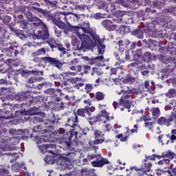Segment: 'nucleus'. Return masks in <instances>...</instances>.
<instances>
[{
  "instance_id": "nucleus-1",
  "label": "nucleus",
  "mask_w": 176,
  "mask_h": 176,
  "mask_svg": "<svg viewBox=\"0 0 176 176\" xmlns=\"http://www.w3.org/2000/svg\"><path fill=\"white\" fill-rule=\"evenodd\" d=\"M79 38L81 42L78 41V38H75L72 41L73 46H76V50L78 52H86L87 49H91L94 42L91 40L89 35L82 34L79 35Z\"/></svg>"
},
{
  "instance_id": "nucleus-2",
  "label": "nucleus",
  "mask_w": 176,
  "mask_h": 176,
  "mask_svg": "<svg viewBox=\"0 0 176 176\" xmlns=\"http://www.w3.org/2000/svg\"><path fill=\"white\" fill-rule=\"evenodd\" d=\"M60 144L65 146V148H68L71 145H72V146H78L79 145V141H78V131L75 129H70L66 133Z\"/></svg>"
},
{
  "instance_id": "nucleus-3",
  "label": "nucleus",
  "mask_w": 176,
  "mask_h": 176,
  "mask_svg": "<svg viewBox=\"0 0 176 176\" xmlns=\"http://www.w3.org/2000/svg\"><path fill=\"white\" fill-rule=\"evenodd\" d=\"M111 113L107 112V110H102L97 116H94L93 117H88L87 120H88L90 126H94L98 122H103V123H107L111 120H113L115 117L113 116H110Z\"/></svg>"
},
{
  "instance_id": "nucleus-4",
  "label": "nucleus",
  "mask_w": 176,
  "mask_h": 176,
  "mask_svg": "<svg viewBox=\"0 0 176 176\" xmlns=\"http://www.w3.org/2000/svg\"><path fill=\"white\" fill-rule=\"evenodd\" d=\"M32 10H36V12H38V13H41V14H43L45 19L49 20V21H53L52 17L56 20V21H63L62 20H63V21H67V15L64 12H60L54 14L41 8L34 6L32 7Z\"/></svg>"
},
{
  "instance_id": "nucleus-5",
  "label": "nucleus",
  "mask_w": 176,
  "mask_h": 176,
  "mask_svg": "<svg viewBox=\"0 0 176 176\" xmlns=\"http://www.w3.org/2000/svg\"><path fill=\"white\" fill-rule=\"evenodd\" d=\"M32 93L30 91H23L18 93L14 96V99L19 102L21 101H25L21 103L22 107H31L34 102V98L31 96Z\"/></svg>"
},
{
  "instance_id": "nucleus-6",
  "label": "nucleus",
  "mask_w": 176,
  "mask_h": 176,
  "mask_svg": "<svg viewBox=\"0 0 176 176\" xmlns=\"http://www.w3.org/2000/svg\"><path fill=\"white\" fill-rule=\"evenodd\" d=\"M66 157H59L56 161V163L59 167H60L61 170H67V168H69V166H72V162L69 159H74L75 157V153L69 152L65 154Z\"/></svg>"
},
{
  "instance_id": "nucleus-7",
  "label": "nucleus",
  "mask_w": 176,
  "mask_h": 176,
  "mask_svg": "<svg viewBox=\"0 0 176 176\" xmlns=\"http://www.w3.org/2000/svg\"><path fill=\"white\" fill-rule=\"evenodd\" d=\"M87 159L88 160H93V159H96L95 161H92L91 162L93 167H98L99 168H101V167H104L105 164H109V160H108V158H104V157L101 156L100 154L88 155Z\"/></svg>"
},
{
  "instance_id": "nucleus-8",
  "label": "nucleus",
  "mask_w": 176,
  "mask_h": 176,
  "mask_svg": "<svg viewBox=\"0 0 176 176\" xmlns=\"http://www.w3.org/2000/svg\"><path fill=\"white\" fill-rule=\"evenodd\" d=\"M157 140L162 145H164V144L168 145L169 142L170 144H174L176 141V129L171 130L170 135L166 134L159 135Z\"/></svg>"
},
{
  "instance_id": "nucleus-9",
  "label": "nucleus",
  "mask_w": 176,
  "mask_h": 176,
  "mask_svg": "<svg viewBox=\"0 0 176 176\" xmlns=\"http://www.w3.org/2000/svg\"><path fill=\"white\" fill-rule=\"evenodd\" d=\"M38 113V108L37 107H32L29 111H17L15 112L14 116L16 118L20 117L21 120H23V122H27L31 119L30 116H32V115H37Z\"/></svg>"
},
{
  "instance_id": "nucleus-10",
  "label": "nucleus",
  "mask_w": 176,
  "mask_h": 176,
  "mask_svg": "<svg viewBox=\"0 0 176 176\" xmlns=\"http://www.w3.org/2000/svg\"><path fill=\"white\" fill-rule=\"evenodd\" d=\"M34 135L28 131V129H19V136H14L11 138V144L13 145H17L20 142V139L28 140V138H32Z\"/></svg>"
},
{
  "instance_id": "nucleus-11",
  "label": "nucleus",
  "mask_w": 176,
  "mask_h": 176,
  "mask_svg": "<svg viewBox=\"0 0 176 176\" xmlns=\"http://www.w3.org/2000/svg\"><path fill=\"white\" fill-rule=\"evenodd\" d=\"M44 60H45V64H48V67H54L57 69H62L63 65L65 64L63 60H58V58H53L52 56H45Z\"/></svg>"
},
{
  "instance_id": "nucleus-12",
  "label": "nucleus",
  "mask_w": 176,
  "mask_h": 176,
  "mask_svg": "<svg viewBox=\"0 0 176 176\" xmlns=\"http://www.w3.org/2000/svg\"><path fill=\"white\" fill-rule=\"evenodd\" d=\"M96 111V107L85 106L84 108H79L75 112L76 115L80 118H87V116H91V113Z\"/></svg>"
},
{
  "instance_id": "nucleus-13",
  "label": "nucleus",
  "mask_w": 176,
  "mask_h": 176,
  "mask_svg": "<svg viewBox=\"0 0 176 176\" xmlns=\"http://www.w3.org/2000/svg\"><path fill=\"white\" fill-rule=\"evenodd\" d=\"M2 106L3 109L0 110V118H3V119H10L13 105L9 102H5L2 104Z\"/></svg>"
},
{
  "instance_id": "nucleus-14",
  "label": "nucleus",
  "mask_w": 176,
  "mask_h": 176,
  "mask_svg": "<svg viewBox=\"0 0 176 176\" xmlns=\"http://www.w3.org/2000/svg\"><path fill=\"white\" fill-rule=\"evenodd\" d=\"M151 168H152V163L151 162H144V164L142 165L140 168H138L137 166H131L129 168L130 171H133V170L136 172L140 173L142 174H144L146 175V173H150Z\"/></svg>"
},
{
  "instance_id": "nucleus-15",
  "label": "nucleus",
  "mask_w": 176,
  "mask_h": 176,
  "mask_svg": "<svg viewBox=\"0 0 176 176\" xmlns=\"http://www.w3.org/2000/svg\"><path fill=\"white\" fill-rule=\"evenodd\" d=\"M52 21H53L54 24L57 25L60 30H63L64 34H68L69 32H71L72 30H74V26L71 25H67L63 21H57V19H55L52 17Z\"/></svg>"
},
{
  "instance_id": "nucleus-16",
  "label": "nucleus",
  "mask_w": 176,
  "mask_h": 176,
  "mask_svg": "<svg viewBox=\"0 0 176 176\" xmlns=\"http://www.w3.org/2000/svg\"><path fill=\"white\" fill-rule=\"evenodd\" d=\"M47 94H50L51 96H52V97H54L57 102H60V101H61V98H63V96H64V94L61 91V89H47Z\"/></svg>"
},
{
  "instance_id": "nucleus-17",
  "label": "nucleus",
  "mask_w": 176,
  "mask_h": 176,
  "mask_svg": "<svg viewBox=\"0 0 176 176\" xmlns=\"http://www.w3.org/2000/svg\"><path fill=\"white\" fill-rule=\"evenodd\" d=\"M74 28H75L76 31H77L78 34L79 32H80V31H82L84 34H93V29L90 28V23L89 22L87 23L84 22L82 26L80 27L75 26L74 27Z\"/></svg>"
},
{
  "instance_id": "nucleus-18",
  "label": "nucleus",
  "mask_w": 176,
  "mask_h": 176,
  "mask_svg": "<svg viewBox=\"0 0 176 176\" xmlns=\"http://www.w3.org/2000/svg\"><path fill=\"white\" fill-rule=\"evenodd\" d=\"M94 136L95 140H93V144H101L104 142V141H105V139L102 138L104 137V134H102V131L101 130H95L94 131Z\"/></svg>"
},
{
  "instance_id": "nucleus-19",
  "label": "nucleus",
  "mask_w": 176,
  "mask_h": 176,
  "mask_svg": "<svg viewBox=\"0 0 176 176\" xmlns=\"http://www.w3.org/2000/svg\"><path fill=\"white\" fill-rule=\"evenodd\" d=\"M36 37L38 39H42L43 41H46L50 38V34H49V30L47 27L40 29L37 31Z\"/></svg>"
},
{
  "instance_id": "nucleus-20",
  "label": "nucleus",
  "mask_w": 176,
  "mask_h": 176,
  "mask_svg": "<svg viewBox=\"0 0 176 176\" xmlns=\"http://www.w3.org/2000/svg\"><path fill=\"white\" fill-rule=\"evenodd\" d=\"M67 123L69 127H72V130H75V128L76 126H78V124L79 123V118H78V116L75 113V111L73 113L72 116L69 118L67 120Z\"/></svg>"
},
{
  "instance_id": "nucleus-21",
  "label": "nucleus",
  "mask_w": 176,
  "mask_h": 176,
  "mask_svg": "<svg viewBox=\"0 0 176 176\" xmlns=\"http://www.w3.org/2000/svg\"><path fill=\"white\" fill-rule=\"evenodd\" d=\"M101 25H102V27H104V28H105V30L110 32L115 31V30L118 28V25L113 24V22H112L109 19L103 20L101 22Z\"/></svg>"
},
{
  "instance_id": "nucleus-22",
  "label": "nucleus",
  "mask_w": 176,
  "mask_h": 176,
  "mask_svg": "<svg viewBox=\"0 0 176 176\" xmlns=\"http://www.w3.org/2000/svg\"><path fill=\"white\" fill-rule=\"evenodd\" d=\"M131 101L122 99L120 100V103L113 102V107H114V109H117V108H120V106L122 105L124 108H126V109H130V108H131Z\"/></svg>"
},
{
  "instance_id": "nucleus-23",
  "label": "nucleus",
  "mask_w": 176,
  "mask_h": 176,
  "mask_svg": "<svg viewBox=\"0 0 176 176\" xmlns=\"http://www.w3.org/2000/svg\"><path fill=\"white\" fill-rule=\"evenodd\" d=\"M52 148V149H56V144H43L38 146V149L41 151V153H46V152H48V153H52L53 155L54 151L50 150L49 148Z\"/></svg>"
},
{
  "instance_id": "nucleus-24",
  "label": "nucleus",
  "mask_w": 176,
  "mask_h": 176,
  "mask_svg": "<svg viewBox=\"0 0 176 176\" xmlns=\"http://www.w3.org/2000/svg\"><path fill=\"white\" fill-rule=\"evenodd\" d=\"M171 122H173L171 116H170L168 118L162 116L157 120V123L159 124V126H166V127L171 126Z\"/></svg>"
},
{
  "instance_id": "nucleus-25",
  "label": "nucleus",
  "mask_w": 176,
  "mask_h": 176,
  "mask_svg": "<svg viewBox=\"0 0 176 176\" xmlns=\"http://www.w3.org/2000/svg\"><path fill=\"white\" fill-rule=\"evenodd\" d=\"M84 60H85V61H87L88 64H89L90 65H94V64H98V63L102 61V60H104V56H96V58H89V56H84Z\"/></svg>"
},
{
  "instance_id": "nucleus-26",
  "label": "nucleus",
  "mask_w": 176,
  "mask_h": 176,
  "mask_svg": "<svg viewBox=\"0 0 176 176\" xmlns=\"http://www.w3.org/2000/svg\"><path fill=\"white\" fill-rule=\"evenodd\" d=\"M126 11H118L115 12L114 14V18L113 19V21L115 23H117L118 24H123V16H125Z\"/></svg>"
},
{
  "instance_id": "nucleus-27",
  "label": "nucleus",
  "mask_w": 176,
  "mask_h": 176,
  "mask_svg": "<svg viewBox=\"0 0 176 176\" xmlns=\"http://www.w3.org/2000/svg\"><path fill=\"white\" fill-rule=\"evenodd\" d=\"M117 45L119 46V52H124V50L127 49L129 45H130V41H129V40H120L118 41Z\"/></svg>"
},
{
  "instance_id": "nucleus-28",
  "label": "nucleus",
  "mask_w": 176,
  "mask_h": 176,
  "mask_svg": "<svg viewBox=\"0 0 176 176\" xmlns=\"http://www.w3.org/2000/svg\"><path fill=\"white\" fill-rule=\"evenodd\" d=\"M77 70L82 75H85V74H89V71H91V67L86 65H78L77 66Z\"/></svg>"
},
{
  "instance_id": "nucleus-29",
  "label": "nucleus",
  "mask_w": 176,
  "mask_h": 176,
  "mask_svg": "<svg viewBox=\"0 0 176 176\" xmlns=\"http://www.w3.org/2000/svg\"><path fill=\"white\" fill-rule=\"evenodd\" d=\"M25 16H26V18L29 21H36V23H39L41 21V19L32 14V12H31L29 10H28V12H25Z\"/></svg>"
},
{
  "instance_id": "nucleus-30",
  "label": "nucleus",
  "mask_w": 176,
  "mask_h": 176,
  "mask_svg": "<svg viewBox=\"0 0 176 176\" xmlns=\"http://www.w3.org/2000/svg\"><path fill=\"white\" fill-rule=\"evenodd\" d=\"M8 27L10 31H12L14 34H16V35H18V36H19V38H21V39H23V38H26L25 34H24V31L17 30H16V28H14V27H13L10 24L8 25Z\"/></svg>"
},
{
  "instance_id": "nucleus-31",
  "label": "nucleus",
  "mask_w": 176,
  "mask_h": 176,
  "mask_svg": "<svg viewBox=\"0 0 176 176\" xmlns=\"http://www.w3.org/2000/svg\"><path fill=\"white\" fill-rule=\"evenodd\" d=\"M0 137L3 141H8L9 137H8V131L6 129H2V125L0 124Z\"/></svg>"
},
{
  "instance_id": "nucleus-32",
  "label": "nucleus",
  "mask_w": 176,
  "mask_h": 176,
  "mask_svg": "<svg viewBox=\"0 0 176 176\" xmlns=\"http://www.w3.org/2000/svg\"><path fill=\"white\" fill-rule=\"evenodd\" d=\"M151 112L153 116V119H157V118H159V116L161 115L160 109H159V107L151 109Z\"/></svg>"
},
{
  "instance_id": "nucleus-33",
  "label": "nucleus",
  "mask_w": 176,
  "mask_h": 176,
  "mask_svg": "<svg viewBox=\"0 0 176 176\" xmlns=\"http://www.w3.org/2000/svg\"><path fill=\"white\" fill-rule=\"evenodd\" d=\"M47 43L49 45L50 47H51V49L54 50L57 49V45L58 43V41H55L53 38H48V40L47 41Z\"/></svg>"
},
{
  "instance_id": "nucleus-34",
  "label": "nucleus",
  "mask_w": 176,
  "mask_h": 176,
  "mask_svg": "<svg viewBox=\"0 0 176 176\" xmlns=\"http://www.w3.org/2000/svg\"><path fill=\"white\" fill-rule=\"evenodd\" d=\"M18 19V23H20L21 25H23V30H25L27 28V25L28 24V22L27 21L23 20V16L21 14L17 15Z\"/></svg>"
},
{
  "instance_id": "nucleus-35",
  "label": "nucleus",
  "mask_w": 176,
  "mask_h": 176,
  "mask_svg": "<svg viewBox=\"0 0 176 176\" xmlns=\"http://www.w3.org/2000/svg\"><path fill=\"white\" fill-rule=\"evenodd\" d=\"M123 83H133V82H135V78L131 76L130 74H128L124 78H122Z\"/></svg>"
},
{
  "instance_id": "nucleus-36",
  "label": "nucleus",
  "mask_w": 176,
  "mask_h": 176,
  "mask_svg": "<svg viewBox=\"0 0 176 176\" xmlns=\"http://www.w3.org/2000/svg\"><path fill=\"white\" fill-rule=\"evenodd\" d=\"M174 48V43L170 42L168 43L167 46L161 47L159 50L160 53H165V52H167L168 49H173Z\"/></svg>"
},
{
  "instance_id": "nucleus-37",
  "label": "nucleus",
  "mask_w": 176,
  "mask_h": 176,
  "mask_svg": "<svg viewBox=\"0 0 176 176\" xmlns=\"http://www.w3.org/2000/svg\"><path fill=\"white\" fill-rule=\"evenodd\" d=\"M45 1V3L47 6L50 8H53V9H56L57 8V1H50V0H43Z\"/></svg>"
},
{
  "instance_id": "nucleus-38",
  "label": "nucleus",
  "mask_w": 176,
  "mask_h": 176,
  "mask_svg": "<svg viewBox=\"0 0 176 176\" xmlns=\"http://www.w3.org/2000/svg\"><path fill=\"white\" fill-rule=\"evenodd\" d=\"M42 54H46V50L45 48H40L32 53V56H42Z\"/></svg>"
},
{
  "instance_id": "nucleus-39",
  "label": "nucleus",
  "mask_w": 176,
  "mask_h": 176,
  "mask_svg": "<svg viewBox=\"0 0 176 176\" xmlns=\"http://www.w3.org/2000/svg\"><path fill=\"white\" fill-rule=\"evenodd\" d=\"M44 161L47 164H54V163L56 162V160H54V157L52 155H47L44 158Z\"/></svg>"
},
{
  "instance_id": "nucleus-40",
  "label": "nucleus",
  "mask_w": 176,
  "mask_h": 176,
  "mask_svg": "<svg viewBox=\"0 0 176 176\" xmlns=\"http://www.w3.org/2000/svg\"><path fill=\"white\" fill-rule=\"evenodd\" d=\"M32 131H34V133H37V134L40 135V134H44V133H46V129L43 130L41 125H38L33 128Z\"/></svg>"
},
{
  "instance_id": "nucleus-41",
  "label": "nucleus",
  "mask_w": 176,
  "mask_h": 176,
  "mask_svg": "<svg viewBox=\"0 0 176 176\" xmlns=\"http://www.w3.org/2000/svg\"><path fill=\"white\" fill-rule=\"evenodd\" d=\"M95 98L97 101H102L105 98V94L101 91H97L96 93Z\"/></svg>"
},
{
  "instance_id": "nucleus-42",
  "label": "nucleus",
  "mask_w": 176,
  "mask_h": 176,
  "mask_svg": "<svg viewBox=\"0 0 176 176\" xmlns=\"http://www.w3.org/2000/svg\"><path fill=\"white\" fill-rule=\"evenodd\" d=\"M32 61H34V63H36V64L41 65L42 64V62H43L44 64H45V56L41 58H39L38 56H34Z\"/></svg>"
},
{
  "instance_id": "nucleus-43",
  "label": "nucleus",
  "mask_w": 176,
  "mask_h": 176,
  "mask_svg": "<svg viewBox=\"0 0 176 176\" xmlns=\"http://www.w3.org/2000/svg\"><path fill=\"white\" fill-rule=\"evenodd\" d=\"M0 176H12L9 175V170L1 165L0 167Z\"/></svg>"
},
{
  "instance_id": "nucleus-44",
  "label": "nucleus",
  "mask_w": 176,
  "mask_h": 176,
  "mask_svg": "<svg viewBox=\"0 0 176 176\" xmlns=\"http://www.w3.org/2000/svg\"><path fill=\"white\" fill-rule=\"evenodd\" d=\"M133 35L135 36H137V38H139V39H142V38H144V33L141 30H135L133 31Z\"/></svg>"
},
{
  "instance_id": "nucleus-45",
  "label": "nucleus",
  "mask_w": 176,
  "mask_h": 176,
  "mask_svg": "<svg viewBox=\"0 0 176 176\" xmlns=\"http://www.w3.org/2000/svg\"><path fill=\"white\" fill-rule=\"evenodd\" d=\"M104 49H105V45L102 44V41L98 43V50L100 54H104V52H105Z\"/></svg>"
},
{
  "instance_id": "nucleus-46",
  "label": "nucleus",
  "mask_w": 176,
  "mask_h": 176,
  "mask_svg": "<svg viewBox=\"0 0 176 176\" xmlns=\"http://www.w3.org/2000/svg\"><path fill=\"white\" fill-rule=\"evenodd\" d=\"M98 9H107V12H109L108 10V3L105 1H100L98 4Z\"/></svg>"
},
{
  "instance_id": "nucleus-47",
  "label": "nucleus",
  "mask_w": 176,
  "mask_h": 176,
  "mask_svg": "<svg viewBox=\"0 0 176 176\" xmlns=\"http://www.w3.org/2000/svg\"><path fill=\"white\" fill-rule=\"evenodd\" d=\"M148 120H144V126L146 127L148 130H152L153 129V124L155 122H149Z\"/></svg>"
},
{
  "instance_id": "nucleus-48",
  "label": "nucleus",
  "mask_w": 176,
  "mask_h": 176,
  "mask_svg": "<svg viewBox=\"0 0 176 176\" xmlns=\"http://www.w3.org/2000/svg\"><path fill=\"white\" fill-rule=\"evenodd\" d=\"M19 76V73H16V72H10L8 74V79H10V80H13V79H16Z\"/></svg>"
},
{
  "instance_id": "nucleus-49",
  "label": "nucleus",
  "mask_w": 176,
  "mask_h": 176,
  "mask_svg": "<svg viewBox=\"0 0 176 176\" xmlns=\"http://www.w3.org/2000/svg\"><path fill=\"white\" fill-rule=\"evenodd\" d=\"M56 49H58V50H59V52H61L62 54H67V50L65 49V47H64L63 46L62 44H59L58 43V44L56 45Z\"/></svg>"
},
{
  "instance_id": "nucleus-50",
  "label": "nucleus",
  "mask_w": 176,
  "mask_h": 176,
  "mask_svg": "<svg viewBox=\"0 0 176 176\" xmlns=\"http://www.w3.org/2000/svg\"><path fill=\"white\" fill-rule=\"evenodd\" d=\"M50 135L41 136V140H44L45 142H52V141H54V139Z\"/></svg>"
},
{
  "instance_id": "nucleus-51",
  "label": "nucleus",
  "mask_w": 176,
  "mask_h": 176,
  "mask_svg": "<svg viewBox=\"0 0 176 176\" xmlns=\"http://www.w3.org/2000/svg\"><path fill=\"white\" fill-rule=\"evenodd\" d=\"M43 79V78L42 77H36V78H31L28 80V83H30V85L32 83H35V82H41V80H42Z\"/></svg>"
},
{
  "instance_id": "nucleus-52",
  "label": "nucleus",
  "mask_w": 176,
  "mask_h": 176,
  "mask_svg": "<svg viewBox=\"0 0 176 176\" xmlns=\"http://www.w3.org/2000/svg\"><path fill=\"white\" fill-rule=\"evenodd\" d=\"M145 175L143 173H141L140 172H134L133 170H131L129 174H127V176H144Z\"/></svg>"
},
{
  "instance_id": "nucleus-53",
  "label": "nucleus",
  "mask_w": 176,
  "mask_h": 176,
  "mask_svg": "<svg viewBox=\"0 0 176 176\" xmlns=\"http://www.w3.org/2000/svg\"><path fill=\"white\" fill-rule=\"evenodd\" d=\"M17 47H19V44H17L16 43H14L9 47V48H8V52H10V53H13L14 48L17 49Z\"/></svg>"
},
{
  "instance_id": "nucleus-54",
  "label": "nucleus",
  "mask_w": 176,
  "mask_h": 176,
  "mask_svg": "<svg viewBox=\"0 0 176 176\" xmlns=\"http://www.w3.org/2000/svg\"><path fill=\"white\" fill-rule=\"evenodd\" d=\"M91 35L92 38L94 39V42H96V43H100V42H101L102 41L101 38H100L99 36H98L97 34H93V32Z\"/></svg>"
},
{
  "instance_id": "nucleus-55",
  "label": "nucleus",
  "mask_w": 176,
  "mask_h": 176,
  "mask_svg": "<svg viewBox=\"0 0 176 176\" xmlns=\"http://www.w3.org/2000/svg\"><path fill=\"white\" fill-rule=\"evenodd\" d=\"M129 91L131 93H133V94H137L138 96V94H141V93H142V91H141L140 89H137V88H133V89H130Z\"/></svg>"
},
{
  "instance_id": "nucleus-56",
  "label": "nucleus",
  "mask_w": 176,
  "mask_h": 176,
  "mask_svg": "<svg viewBox=\"0 0 176 176\" xmlns=\"http://www.w3.org/2000/svg\"><path fill=\"white\" fill-rule=\"evenodd\" d=\"M54 34H55L56 36H57L58 38H60V36H61V35L63 34V30H59L57 28H54Z\"/></svg>"
},
{
  "instance_id": "nucleus-57",
  "label": "nucleus",
  "mask_w": 176,
  "mask_h": 176,
  "mask_svg": "<svg viewBox=\"0 0 176 176\" xmlns=\"http://www.w3.org/2000/svg\"><path fill=\"white\" fill-rule=\"evenodd\" d=\"M164 20L165 23H170L173 20V18H171V16H170L169 14L167 13L164 14Z\"/></svg>"
},
{
  "instance_id": "nucleus-58",
  "label": "nucleus",
  "mask_w": 176,
  "mask_h": 176,
  "mask_svg": "<svg viewBox=\"0 0 176 176\" xmlns=\"http://www.w3.org/2000/svg\"><path fill=\"white\" fill-rule=\"evenodd\" d=\"M89 145L90 146V148L93 150V151H98V146H97L98 144H94L93 141L89 142Z\"/></svg>"
},
{
  "instance_id": "nucleus-59",
  "label": "nucleus",
  "mask_w": 176,
  "mask_h": 176,
  "mask_svg": "<svg viewBox=\"0 0 176 176\" xmlns=\"http://www.w3.org/2000/svg\"><path fill=\"white\" fill-rule=\"evenodd\" d=\"M158 164L162 166V164H170V160L168 159H163L158 161Z\"/></svg>"
},
{
  "instance_id": "nucleus-60",
  "label": "nucleus",
  "mask_w": 176,
  "mask_h": 176,
  "mask_svg": "<svg viewBox=\"0 0 176 176\" xmlns=\"http://www.w3.org/2000/svg\"><path fill=\"white\" fill-rule=\"evenodd\" d=\"M19 131H20V129L16 130V129H10L9 133L12 135H18L19 136Z\"/></svg>"
},
{
  "instance_id": "nucleus-61",
  "label": "nucleus",
  "mask_w": 176,
  "mask_h": 176,
  "mask_svg": "<svg viewBox=\"0 0 176 176\" xmlns=\"http://www.w3.org/2000/svg\"><path fill=\"white\" fill-rule=\"evenodd\" d=\"M81 176H88V168H83L80 170Z\"/></svg>"
},
{
  "instance_id": "nucleus-62",
  "label": "nucleus",
  "mask_w": 176,
  "mask_h": 176,
  "mask_svg": "<svg viewBox=\"0 0 176 176\" xmlns=\"http://www.w3.org/2000/svg\"><path fill=\"white\" fill-rule=\"evenodd\" d=\"M3 23H5V24H8L10 21H12V18L8 15H6L3 17Z\"/></svg>"
},
{
  "instance_id": "nucleus-63",
  "label": "nucleus",
  "mask_w": 176,
  "mask_h": 176,
  "mask_svg": "<svg viewBox=\"0 0 176 176\" xmlns=\"http://www.w3.org/2000/svg\"><path fill=\"white\" fill-rule=\"evenodd\" d=\"M96 172V169L94 168H91V169H89L88 168V173H87V175L88 176H97L96 175V174L94 173Z\"/></svg>"
},
{
  "instance_id": "nucleus-64",
  "label": "nucleus",
  "mask_w": 176,
  "mask_h": 176,
  "mask_svg": "<svg viewBox=\"0 0 176 176\" xmlns=\"http://www.w3.org/2000/svg\"><path fill=\"white\" fill-rule=\"evenodd\" d=\"M170 119H172V122H175L176 126V111H173L170 116Z\"/></svg>"
}]
</instances>
